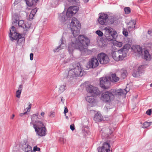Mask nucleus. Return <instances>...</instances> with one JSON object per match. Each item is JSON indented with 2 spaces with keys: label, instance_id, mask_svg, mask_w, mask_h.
I'll list each match as a JSON object with an SVG mask.
<instances>
[{
  "label": "nucleus",
  "instance_id": "1",
  "mask_svg": "<svg viewBox=\"0 0 152 152\" xmlns=\"http://www.w3.org/2000/svg\"><path fill=\"white\" fill-rule=\"evenodd\" d=\"M78 40L75 38L72 37V41L68 45V51L69 53H72L75 49L79 50L80 51L85 52L87 50L86 48L90 43V40L86 36L83 35H79Z\"/></svg>",
  "mask_w": 152,
  "mask_h": 152
},
{
  "label": "nucleus",
  "instance_id": "2",
  "mask_svg": "<svg viewBox=\"0 0 152 152\" xmlns=\"http://www.w3.org/2000/svg\"><path fill=\"white\" fill-rule=\"evenodd\" d=\"M78 10V7L76 6H71L68 9L67 12L58 14V18L61 22L64 23L67 20H69L73 15Z\"/></svg>",
  "mask_w": 152,
  "mask_h": 152
},
{
  "label": "nucleus",
  "instance_id": "3",
  "mask_svg": "<svg viewBox=\"0 0 152 152\" xmlns=\"http://www.w3.org/2000/svg\"><path fill=\"white\" fill-rule=\"evenodd\" d=\"M33 125L36 132L38 136L42 137L46 134V129L42 122L39 121H35Z\"/></svg>",
  "mask_w": 152,
  "mask_h": 152
},
{
  "label": "nucleus",
  "instance_id": "4",
  "mask_svg": "<svg viewBox=\"0 0 152 152\" xmlns=\"http://www.w3.org/2000/svg\"><path fill=\"white\" fill-rule=\"evenodd\" d=\"M73 68L69 69V74L74 78L77 76H82L84 73V70L79 63H75L72 65Z\"/></svg>",
  "mask_w": 152,
  "mask_h": 152
},
{
  "label": "nucleus",
  "instance_id": "5",
  "mask_svg": "<svg viewBox=\"0 0 152 152\" xmlns=\"http://www.w3.org/2000/svg\"><path fill=\"white\" fill-rule=\"evenodd\" d=\"M80 24L79 21L75 18H73L71 23V29L74 38L78 35L80 33Z\"/></svg>",
  "mask_w": 152,
  "mask_h": 152
},
{
  "label": "nucleus",
  "instance_id": "6",
  "mask_svg": "<svg viewBox=\"0 0 152 152\" xmlns=\"http://www.w3.org/2000/svg\"><path fill=\"white\" fill-rule=\"evenodd\" d=\"M10 31V33L9 34V36L12 41L17 40L18 39L17 41L18 44L19 45L20 43L24 42V39L23 38H21V36L16 32L15 28L14 26H12L11 27V29Z\"/></svg>",
  "mask_w": 152,
  "mask_h": 152
},
{
  "label": "nucleus",
  "instance_id": "7",
  "mask_svg": "<svg viewBox=\"0 0 152 152\" xmlns=\"http://www.w3.org/2000/svg\"><path fill=\"white\" fill-rule=\"evenodd\" d=\"M104 30L105 36L107 40L111 41L115 39L117 36L116 31H113V29L109 26L104 28Z\"/></svg>",
  "mask_w": 152,
  "mask_h": 152
},
{
  "label": "nucleus",
  "instance_id": "8",
  "mask_svg": "<svg viewBox=\"0 0 152 152\" xmlns=\"http://www.w3.org/2000/svg\"><path fill=\"white\" fill-rule=\"evenodd\" d=\"M112 57L116 61L122 60L127 56V53L124 51L120 49L117 51H113L111 53Z\"/></svg>",
  "mask_w": 152,
  "mask_h": 152
},
{
  "label": "nucleus",
  "instance_id": "9",
  "mask_svg": "<svg viewBox=\"0 0 152 152\" xmlns=\"http://www.w3.org/2000/svg\"><path fill=\"white\" fill-rule=\"evenodd\" d=\"M110 77H103L100 79V86L104 89H108L110 86Z\"/></svg>",
  "mask_w": 152,
  "mask_h": 152
},
{
  "label": "nucleus",
  "instance_id": "10",
  "mask_svg": "<svg viewBox=\"0 0 152 152\" xmlns=\"http://www.w3.org/2000/svg\"><path fill=\"white\" fill-rule=\"evenodd\" d=\"M114 98V95L109 91L103 92L101 95V99L106 102H110L111 100H113Z\"/></svg>",
  "mask_w": 152,
  "mask_h": 152
},
{
  "label": "nucleus",
  "instance_id": "11",
  "mask_svg": "<svg viewBox=\"0 0 152 152\" xmlns=\"http://www.w3.org/2000/svg\"><path fill=\"white\" fill-rule=\"evenodd\" d=\"M97 58L100 63L102 64H106L109 61L108 56L103 53L98 54L97 56Z\"/></svg>",
  "mask_w": 152,
  "mask_h": 152
},
{
  "label": "nucleus",
  "instance_id": "12",
  "mask_svg": "<svg viewBox=\"0 0 152 152\" xmlns=\"http://www.w3.org/2000/svg\"><path fill=\"white\" fill-rule=\"evenodd\" d=\"M86 91H87L94 96L98 95L100 94L101 92L96 87L93 86L91 85H89L86 88Z\"/></svg>",
  "mask_w": 152,
  "mask_h": 152
},
{
  "label": "nucleus",
  "instance_id": "13",
  "mask_svg": "<svg viewBox=\"0 0 152 152\" xmlns=\"http://www.w3.org/2000/svg\"><path fill=\"white\" fill-rule=\"evenodd\" d=\"M99 65V63L97 58L93 57L89 59L88 62V67L89 68L94 69Z\"/></svg>",
  "mask_w": 152,
  "mask_h": 152
},
{
  "label": "nucleus",
  "instance_id": "14",
  "mask_svg": "<svg viewBox=\"0 0 152 152\" xmlns=\"http://www.w3.org/2000/svg\"><path fill=\"white\" fill-rule=\"evenodd\" d=\"M108 17V16L107 14L104 13H101L98 19L99 23L102 25H107Z\"/></svg>",
  "mask_w": 152,
  "mask_h": 152
},
{
  "label": "nucleus",
  "instance_id": "15",
  "mask_svg": "<svg viewBox=\"0 0 152 152\" xmlns=\"http://www.w3.org/2000/svg\"><path fill=\"white\" fill-rule=\"evenodd\" d=\"M110 145L108 143L104 142L102 146L98 148V152H110Z\"/></svg>",
  "mask_w": 152,
  "mask_h": 152
},
{
  "label": "nucleus",
  "instance_id": "16",
  "mask_svg": "<svg viewBox=\"0 0 152 152\" xmlns=\"http://www.w3.org/2000/svg\"><path fill=\"white\" fill-rule=\"evenodd\" d=\"M112 132V130H111L108 127L102 128L100 132V133L102 135V137H105L106 138V137H108L109 135H111Z\"/></svg>",
  "mask_w": 152,
  "mask_h": 152
},
{
  "label": "nucleus",
  "instance_id": "17",
  "mask_svg": "<svg viewBox=\"0 0 152 152\" xmlns=\"http://www.w3.org/2000/svg\"><path fill=\"white\" fill-rule=\"evenodd\" d=\"M22 149L25 152H32V148L30 146L27 142H24L22 144Z\"/></svg>",
  "mask_w": 152,
  "mask_h": 152
},
{
  "label": "nucleus",
  "instance_id": "18",
  "mask_svg": "<svg viewBox=\"0 0 152 152\" xmlns=\"http://www.w3.org/2000/svg\"><path fill=\"white\" fill-rule=\"evenodd\" d=\"M65 39L64 38L62 37L61 39L60 45L58 47L56 48H55L53 50L54 52H56L58 51L59 50L62 49L63 47L65 46L66 45L65 44Z\"/></svg>",
  "mask_w": 152,
  "mask_h": 152
},
{
  "label": "nucleus",
  "instance_id": "19",
  "mask_svg": "<svg viewBox=\"0 0 152 152\" xmlns=\"http://www.w3.org/2000/svg\"><path fill=\"white\" fill-rule=\"evenodd\" d=\"M103 117L101 114L98 112L96 113L94 116V120L96 122H99L102 121Z\"/></svg>",
  "mask_w": 152,
  "mask_h": 152
},
{
  "label": "nucleus",
  "instance_id": "20",
  "mask_svg": "<svg viewBox=\"0 0 152 152\" xmlns=\"http://www.w3.org/2000/svg\"><path fill=\"white\" fill-rule=\"evenodd\" d=\"M69 69H68L63 74V77L64 78L69 79V80H72L73 78L72 76L69 74Z\"/></svg>",
  "mask_w": 152,
  "mask_h": 152
},
{
  "label": "nucleus",
  "instance_id": "21",
  "mask_svg": "<svg viewBox=\"0 0 152 152\" xmlns=\"http://www.w3.org/2000/svg\"><path fill=\"white\" fill-rule=\"evenodd\" d=\"M128 91L125 89H120L116 90L115 91V94L118 96H121L124 94H126Z\"/></svg>",
  "mask_w": 152,
  "mask_h": 152
},
{
  "label": "nucleus",
  "instance_id": "22",
  "mask_svg": "<svg viewBox=\"0 0 152 152\" xmlns=\"http://www.w3.org/2000/svg\"><path fill=\"white\" fill-rule=\"evenodd\" d=\"M136 23V21L134 20H132L128 24L129 25L128 27L129 30H131V29H133L135 27V25Z\"/></svg>",
  "mask_w": 152,
  "mask_h": 152
},
{
  "label": "nucleus",
  "instance_id": "23",
  "mask_svg": "<svg viewBox=\"0 0 152 152\" xmlns=\"http://www.w3.org/2000/svg\"><path fill=\"white\" fill-rule=\"evenodd\" d=\"M135 53H137L140 55H142L143 50L140 45H137L135 46L134 49Z\"/></svg>",
  "mask_w": 152,
  "mask_h": 152
},
{
  "label": "nucleus",
  "instance_id": "24",
  "mask_svg": "<svg viewBox=\"0 0 152 152\" xmlns=\"http://www.w3.org/2000/svg\"><path fill=\"white\" fill-rule=\"evenodd\" d=\"M110 79V81H111L113 82H116L118 81L119 80V78L116 76L115 74H112Z\"/></svg>",
  "mask_w": 152,
  "mask_h": 152
},
{
  "label": "nucleus",
  "instance_id": "25",
  "mask_svg": "<svg viewBox=\"0 0 152 152\" xmlns=\"http://www.w3.org/2000/svg\"><path fill=\"white\" fill-rule=\"evenodd\" d=\"M66 85L65 83L60 85L58 91V93L60 94L64 92L66 90Z\"/></svg>",
  "mask_w": 152,
  "mask_h": 152
},
{
  "label": "nucleus",
  "instance_id": "26",
  "mask_svg": "<svg viewBox=\"0 0 152 152\" xmlns=\"http://www.w3.org/2000/svg\"><path fill=\"white\" fill-rule=\"evenodd\" d=\"M144 58L147 61H149L151 58V56L149 53L148 51L147 50H144Z\"/></svg>",
  "mask_w": 152,
  "mask_h": 152
},
{
  "label": "nucleus",
  "instance_id": "27",
  "mask_svg": "<svg viewBox=\"0 0 152 152\" xmlns=\"http://www.w3.org/2000/svg\"><path fill=\"white\" fill-rule=\"evenodd\" d=\"M27 5L29 7H31L34 3H36L39 0H24Z\"/></svg>",
  "mask_w": 152,
  "mask_h": 152
},
{
  "label": "nucleus",
  "instance_id": "28",
  "mask_svg": "<svg viewBox=\"0 0 152 152\" xmlns=\"http://www.w3.org/2000/svg\"><path fill=\"white\" fill-rule=\"evenodd\" d=\"M87 101L90 103H93L94 101V96H87L86 98Z\"/></svg>",
  "mask_w": 152,
  "mask_h": 152
},
{
  "label": "nucleus",
  "instance_id": "29",
  "mask_svg": "<svg viewBox=\"0 0 152 152\" xmlns=\"http://www.w3.org/2000/svg\"><path fill=\"white\" fill-rule=\"evenodd\" d=\"M115 20V18L113 16H111L110 17H108L107 19V25L110 24H113Z\"/></svg>",
  "mask_w": 152,
  "mask_h": 152
},
{
  "label": "nucleus",
  "instance_id": "30",
  "mask_svg": "<svg viewBox=\"0 0 152 152\" xmlns=\"http://www.w3.org/2000/svg\"><path fill=\"white\" fill-rule=\"evenodd\" d=\"M130 46L129 44H126L125 45H124L121 49L123 50V51H124L126 52H126L128 51L129 49L130 48Z\"/></svg>",
  "mask_w": 152,
  "mask_h": 152
},
{
  "label": "nucleus",
  "instance_id": "31",
  "mask_svg": "<svg viewBox=\"0 0 152 152\" xmlns=\"http://www.w3.org/2000/svg\"><path fill=\"white\" fill-rule=\"evenodd\" d=\"M121 77L123 79H124L126 76L127 71L125 70H122L121 71Z\"/></svg>",
  "mask_w": 152,
  "mask_h": 152
},
{
  "label": "nucleus",
  "instance_id": "32",
  "mask_svg": "<svg viewBox=\"0 0 152 152\" xmlns=\"http://www.w3.org/2000/svg\"><path fill=\"white\" fill-rule=\"evenodd\" d=\"M39 115V113H37L35 114H33L31 116V118L32 121L33 122L35 120L37 119L38 118V116Z\"/></svg>",
  "mask_w": 152,
  "mask_h": 152
},
{
  "label": "nucleus",
  "instance_id": "33",
  "mask_svg": "<svg viewBox=\"0 0 152 152\" xmlns=\"http://www.w3.org/2000/svg\"><path fill=\"white\" fill-rule=\"evenodd\" d=\"M25 23L23 20H20L18 22V24L19 26L23 28H24V26H25Z\"/></svg>",
  "mask_w": 152,
  "mask_h": 152
},
{
  "label": "nucleus",
  "instance_id": "34",
  "mask_svg": "<svg viewBox=\"0 0 152 152\" xmlns=\"http://www.w3.org/2000/svg\"><path fill=\"white\" fill-rule=\"evenodd\" d=\"M151 123H152L151 122H145L143 124L142 127L143 128H146L150 126L151 125Z\"/></svg>",
  "mask_w": 152,
  "mask_h": 152
},
{
  "label": "nucleus",
  "instance_id": "35",
  "mask_svg": "<svg viewBox=\"0 0 152 152\" xmlns=\"http://www.w3.org/2000/svg\"><path fill=\"white\" fill-rule=\"evenodd\" d=\"M124 11L126 14H129L131 12L130 8L129 7H125L124 8Z\"/></svg>",
  "mask_w": 152,
  "mask_h": 152
},
{
  "label": "nucleus",
  "instance_id": "36",
  "mask_svg": "<svg viewBox=\"0 0 152 152\" xmlns=\"http://www.w3.org/2000/svg\"><path fill=\"white\" fill-rule=\"evenodd\" d=\"M25 26H24V28H23L24 31L27 30L30 28V26L29 24L28 23H25Z\"/></svg>",
  "mask_w": 152,
  "mask_h": 152
},
{
  "label": "nucleus",
  "instance_id": "37",
  "mask_svg": "<svg viewBox=\"0 0 152 152\" xmlns=\"http://www.w3.org/2000/svg\"><path fill=\"white\" fill-rule=\"evenodd\" d=\"M59 141L62 144H64L65 143L66 140L63 137H60L59 139Z\"/></svg>",
  "mask_w": 152,
  "mask_h": 152
},
{
  "label": "nucleus",
  "instance_id": "38",
  "mask_svg": "<svg viewBox=\"0 0 152 152\" xmlns=\"http://www.w3.org/2000/svg\"><path fill=\"white\" fill-rule=\"evenodd\" d=\"M123 43L122 42H118L117 41L115 44L116 46L121 47L122 46Z\"/></svg>",
  "mask_w": 152,
  "mask_h": 152
},
{
  "label": "nucleus",
  "instance_id": "39",
  "mask_svg": "<svg viewBox=\"0 0 152 152\" xmlns=\"http://www.w3.org/2000/svg\"><path fill=\"white\" fill-rule=\"evenodd\" d=\"M96 33L99 36L101 37L103 35V33L100 30H97L96 31Z\"/></svg>",
  "mask_w": 152,
  "mask_h": 152
},
{
  "label": "nucleus",
  "instance_id": "40",
  "mask_svg": "<svg viewBox=\"0 0 152 152\" xmlns=\"http://www.w3.org/2000/svg\"><path fill=\"white\" fill-rule=\"evenodd\" d=\"M21 93V91L18 90L16 92V96L17 98H20V96Z\"/></svg>",
  "mask_w": 152,
  "mask_h": 152
},
{
  "label": "nucleus",
  "instance_id": "41",
  "mask_svg": "<svg viewBox=\"0 0 152 152\" xmlns=\"http://www.w3.org/2000/svg\"><path fill=\"white\" fill-rule=\"evenodd\" d=\"M48 115L51 118L54 117L55 116V112L53 111H51Z\"/></svg>",
  "mask_w": 152,
  "mask_h": 152
},
{
  "label": "nucleus",
  "instance_id": "42",
  "mask_svg": "<svg viewBox=\"0 0 152 152\" xmlns=\"http://www.w3.org/2000/svg\"><path fill=\"white\" fill-rule=\"evenodd\" d=\"M40 150V149L39 148L37 147V146L34 147L33 148V151L34 152H35L37 151H39Z\"/></svg>",
  "mask_w": 152,
  "mask_h": 152
},
{
  "label": "nucleus",
  "instance_id": "43",
  "mask_svg": "<svg viewBox=\"0 0 152 152\" xmlns=\"http://www.w3.org/2000/svg\"><path fill=\"white\" fill-rule=\"evenodd\" d=\"M123 34L125 36L127 37L128 35V32L125 29L123 30Z\"/></svg>",
  "mask_w": 152,
  "mask_h": 152
},
{
  "label": "nucleus",
  "instance_id": "44",
  "mask_svg": "<svg viewBox=\"0 0 152 152\" xmlns=\"http://www.w3.org/2000/svg\"><path fill=\"white\" fill-rule=\"evenodd\" d=\"M37 11V8H35L34 9H33L31 11V13H32V14L34 15L35 14Z\"/></svg>",
  "mask_w": 152,
  "mask_h": 152
},
{
  "label": "nucleus",
  "instance_id": "45",
  "mask_svg": "<svg viewBox=\"0 0 152 152\" xmlns=\"http://www.w3.org/2000/svg\"><path fill=\"white\" fill-rule=\"evenodd\" d=\"M34 15L32 14V13H30L29 15V20H32L34 16Z\"/></svg>",
  "mask_w": 152,
  "mask_h": 152
},
{
  "label": "nucleus",
  "instance_id": "46",
  "mask_svg": "<svg viewBox=\"0 0 152 152\" xmlns=\"http://www.w3.org/2000/svg\"><path fill=\"white\" fill-rule=\"evenodd\" d=\"M28 104V107L26 108L27 109V111L28 112L30 111V109L31 108V104L29 103Z\"/></svg>",
  "mask_w": 152,
  "mask_h": 152
},
{
  "label": "nucleus",
  "instance_id": "47",
  "mask_svg": "<svg viewBox=\"0 0 152 152\" xmlns=\"http://www.w3.org/2000/svg\"><path fill=\"white\" fill-rule=\"evenodd\" d=\"M68 112V110L66 107H64V113L65 114V116L66 115V113Z\"/></svg>",
  "mask_w": 152,
  "mask_h": 152
},
{
  "label": "nucleus",
  "instance_id": "48",
  "mask_svg": "<svg viewBox=\"0 0 152 152\" xmlns=\"http://www.w3.org/2000/svg\"><path fill=\"white\" fill-rule=\"evenodd\" d=\"M146 114L148 115H150L151 114V109L148 110L146 113Z\"/></svg>",
  "mask_w": 152,
  "mask_h": 152
},
{
  "label": "nucleus",
  "instance_id": "49",
  "mask_svg": "<svg viewBox=\"0 0 152 152\" xmlns=\"http://www.w3.org/2000/svg\"><path fill=\"white\" fill-rule=\"evenodd\" d=\"M23 89V86L22 85H20L19 86L18 88V91H22Z\"/></svg>",
  "mask_w": 152,
  "mask_h": 152
},
{
  "label": "nucleus",
  "instance_id": "50",
  "mask_svg": "<svg viewBox=\"0 0 152 152\" xmlns=\"http://www.w3.org/2000/svg\"><path fill=\"white\" fill-rule=\"evenodd\" d=\"M68 2L72 4L76 2V0H66Z\"/></svg>",
  "mask_w": 152,
  "mask_h": 152
},
{
  "label": "nucleus",
  "instance_id": "51",
  "mask_svg": "<svg viewBox=\"0 0 152 152\" xmlns=\"http://www.w3.org/2000/svg\"><path fill=\"white\" fill-rule=\"evenodd\" d=\"M142 66H139L138 69V72L139 74L140 73L142 72L141 71V67Z\"/></svg>",
  "mask_w": 152,
  "mask_h": 152
},
{
  "label": "nucleus",
  "instance_id": "52",
  "mask_svg": "<svg viewBox=\"0 0 152 152\" xmlns=\"http://www.w3.org/2000/svg\"><path fill=\"white\" fill-rule=\"evenodd\" d=\"M70 129L72 131L75 129V127L74 124H72L70 126Z\"/></svg>",
  "mask_w": 152,
  "mask_h": 152
},
{
  "label": "nucleus",
  "instance_id": "53",
  "mask_svg": "<svg viewBox=\"0 0 152 152\" xmlns=\"http://www.w3.org/2000/svg\"><path fill=\"white\" fill-rule=\"evenodd\" d=\"M33 59V53H31L30 54V59L32 61Z\"/></svg>",
  "mask_w": 152,
  "mask_h": 152
},
{
  "label": "nucleus",
  "instance_id": "54",
  "mask_svg": "<svg viewBox=\"0 0 152 152\" xmlns=\"http://www.w3.org/2000/svg\"><path fill=\"white\" fill-rule=\"evenodd\" d=\"M148 47L151 50H152V43H149L148 44Z\"/></svg>",
  "mask_w": 152,
  "mask_h": 152
},
{
  "label": "nucleus",
  "instance_id": "55",
  "mask_svg": "<svg viewBox=\"0 0 152 152\" xmlns=\"http://www.w3.org/2000/svg\"><path fill=\"white\" fill-rule=\"evenodd\" d=\"M148 33L151 36H152V30H148Z\"/></svg>",
  "mask_w": 152,
  "mask_h": 152
},
{
  "label": "nucleus",
  "instance_id": "56",
  "mask_svg": "<svg viewBox=\"0 0 152 152\" xmlns=\"http://www.w3.org/2000/svg\"><path fill=\"white\" fill-rule=\"evenodd\" d=\"M27 113V112H25L24 113H20V114L19 115L20 116H22L23 115H24L26 114Z\"/></svg>",
  "mask_w": 152,
  "mask_h": 152
},
{
  "label": "nucleus",
  "instance_id": "57",
  "mask_svg": "<svg viewBox=\"0 0 152 152\" xmlns=\"http://www.w3.org/2000/svg\"><path fill=\"white\" fill-rule=\"evenodd\" d=\"M18 20H17V19H13V22L14 23H17V22Z\"/></svg>",
  "mask_w": 152,
  "mask_h": 152
},
{
  "label": "nucleus",
  "instance_id": "58",
  "mask_svg": "<svg viewBox=\"0 0 152 152\" xmlns=\"http://www.w3.org/2000/svg\"><path fill=\"white\" fill-rule=\"evenodd\" d=\"M132 75L133 76V77H137V74L135 73V72H134L133 74H132Z\"/></svg>",
  "mask_w": 152,
  "mask_h": 152
},
{
  "label": "nucleus",
  "instance_id": "59",
  "mask_svg": "<svg viewBox=\"0 0 152 152\" xmlns=\"http://www.w3.org/2000/svg\"><path fill=\"white\" fill-rule=\"evenodd\" d=\"M45 114V113L44 112H42L41 113L40 115L42 117H44Z\"/></svg>",
  "mask_w": 152,
  "mask_h": 152
},
{
  "label": "nucleus",
  "instance_id": "60",
  "mask_svg": "<svg viewBox=\"0 0 152 152\" xmlns=\"http://www.w3.org/2000/svg\"><path fill=\"white\" fill-rule=\"evenodd\" d=\"M61 101L63 103H64V101L65 100V99L63 98V97H62L61 98Z\"/></svg>",
  "mask_w": 152,
  "mask_h": 152
},
{
  "label": "nucleus",
  "instance_id": "61",
  "mask_svg": "<svg viewBox=\"0 0 152 152\" xmlns=\"http://www.w3.org/2000/svg\"><path fill=\"white\" fill-rule=\"evenodd\" d=\"M14 116H15V115L14 114H13L12 115V116L11 117V119H13L14 118Z\"/></svg>",
  "mask_w": 152,
  "mask_h": 152
},
{
  "label": "nucleus",
  "instance_id": "62",
  "mask_svg": "<svg viewBox=\"0 0 152 152\" xmlns=\"http://www.w3.org/2000/svg\"><path fill=\"white\" fill-rule=\"evenodd\" d=\"M84 0V2L87 3L88 1L89 0Z\"/></svg>",
  "mask_w": 152,
  "mask_h": 152
},
{
  "label": "nucleus",
  "instance_id": "63",
  "mask_svg": "<svg viewBox=\"0 0 152 152\" xmlns=\"http://www.w3.org/2000/svg\"><path fill=\"white\" fill-rule=\"evenodd\" d=\"M66 119H69V118L67 116H66Z\"/></svg>",
  "mask_w": 152,
  "mask_h": 152
},
{
  "label": "nucleus",
  "instance_id": "64",
  "mask_svg": "<svg viewBox=\"0 0 152 152\" xmlns=\"http://www.w3.org/2000/svg\"><path fill=\"white\" fill-rule=\"evenodd\" d=\"M150 86L152 87V83L150 84Z\"/></svg>",
  "mask_w": 152,
  "mask_h": 152
}]
</instances>
